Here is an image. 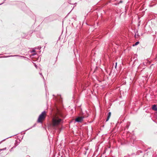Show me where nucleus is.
I'll return each mask as SVG.
<instances>
[{
    "label": "nucleus",
    "mask_w": 157,
    "mask_h": 157,
    "mask_svg": "<svg viewBox=\"0 0 157 157\" xmlns=\"http://www.w3.org/2000/svg\"><path fill=\"white\" fill-rule=\"evenodd\" d=\"M8 56H6L5 57H8Z\"/></svg>",
    "instance_id": "obj_13"
},
{
    "label": "nucleus",
    "mask_w": 157,
    "mask_h": 157,
    "mask_svg": "<svg viewBox=\"0 0 157 157\" xmlns=\"http://www.w3.org/2000/svg\"><path fill=\"white\" fill-rule=\"evenodd\" d=\"M133 154H132V155H133Z\"/></svg>",
    "instance_id": "obj_12"
},
{
    "label": "nucleus",
    "mask_w": 157,
    "mask_h": 157,
    "mask_svg": "<svg viewBox=\"0 0 157 157\" xmlns=\"http://www.w3.org/2000/svg\"><path fill=\"white\" fill-rule=\"evenodd\" d=\"M62 120L58 116V114H56L52 118V124L53 126H56L60 124Z\"/></svg>",
    "instance_id": "obj_1"
},
{
    "label": "nucleus",
    "mask_w": 157,
    "mask_h": 157,
    "mask_svg": "<svg viewBox=\"0 0 157 157\" xmlns=\"http://www.w3.org/2000/svg\"><path fill=\"white\" fill-rule=\"evenodd\" d=\"M117 63H116V64H115V68H116V67H117Z\"/></svg>",
    "instance_id": "obj_8"
},
{
    "label": "nucleus",
    "mask_w": 157,
    "mask_h": 157,
    "mask_svg": "<svg viewBox=\"0 0 157 157\" xmlns=\"http://www.w3.org/2000/svg\"><path fill=\"white\" fill-rule=\"evenodd\" d=\"M69 4L71 5V6H71V7H72V10H72L74 8L75 6H76V3H75V4H74V5H73V4H71V3H69Z\"/></svg>",
    "instance_id": "obj_5"
},
{
    "label": "nucleus",
    "mask_w": 157,
    "mask_h": 157,
    "mask_svg": "<svg viewBox=\"0 0 157 157\" xmlns=\"http://www.w3.org/2000/svg\"><path fill=\"white\" fill-rule=\"evenodd\" d=\"M84 116H81V117H79L75 119V121L77 122H81L83 120V119L84 118Z\"/></svg>",
    "instance_id": "obj_3"
},
{
    "label": "nucleus",
    "mask_w": 157,
    "mask_h": 157,
    "mask_svg": "<svg viewBox=\"0 0 157 157\" xmlns=\"http://www.w3.org/2000/svg\"><path fill=\"white\" fill-rule=\"evenodd\" d=\"M139 43V41H137V42H136L135 43V44L134 45H133V46H136V45H138Z\"/></svg>",
    "instance_id": "obj_6"
},
{
    "label": "nucleus",
    "mask_w": 157,
    "mask_h": 157,
    "mask_svg": "<svg viewBox=\"0 0 157 157\" xmlns=\"http://www.w3.org/2000/svg\"><path fill=\"white\" fill-rule=\"evenodd\" d=\"M18 56L17 55H14V56H9L10 57V56Z\"/></svg>",
    "instance_id": "obj_7"
},
{
    "label": "nucleus",
    "mask_w": 157,
    "mask_h": 157,
    "mask_svg": "<svg viewBox=\"0 0 157 157\" xmlns=\"http://www.w3.org/2000/svg\"><path fill=\"white\" fill-rule=\"evenodd\" d=\"M111 115V113L110 112H109V113H108V116L107 117V118L106 120V121H105L106 122H107L108 121V120H109V119L110 118V117Z\"/></svg>",
    "instance_id": "obj_4"
},
{
    "label": "nucleus",
    "mask_w": 157,
    "mask_h": 157,
    "mask_svg": "<svg viewBox=\"0 0 157 157\" xmlns=\"http://www.w3.org/2000/svg\"><path fill=\"white\" fill-rule=\"evenodd\" d=\"M139 152H140L141 153L142 152V151H139Z\"/></svg>",
    "instance_id": "obj_9"
},
{
    "label": "nucleus",
    "mask_w": 157,
    "mask_h": 157,
    "mask_svg": "<svg viewBox=\"0 0 157 157\" xmlns=\"http://www.w3.org/2000/svg\"><path fill=\"white\" fill-rule=\"evenodd\" d=\"M120 2H122V1H120Z\"/></svg>",
    "instance_id": "obj_10"
},
{
    "label": "nucleus",
    "mask_w": 157,
    "mask_h": 157,
    "mask_svg": "<svg viewBox=\"0 0 157 157\" xmlns=\"http://www.w3.org/2000/svg\"><path fill=\"white\" fill-rule=\"evenodd\" d=\"M46 116V113L45 111H44L39 115L37 122L39 123H42V121L44 119Z\"/></svg>",
    "instance_id": "obj_2"
},
{
    "label": "nucleus",
    "mask_w": 157,
    "mask_h": 157,
    "mask_svg": "<svg viewBox=\"0 0 157 157\" xmlns=\"http://www.w3.org/2000/svg\"><path fill=\"white\" fill-rule=\"evenodd\" d=\"M40 75H41L42 76V75L41 74H40Z\"/></svg>",
    "instance_id": "obj_11"
}]
</instances>
